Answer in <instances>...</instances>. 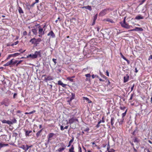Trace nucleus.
Returning a JSON list of instances; mask_svg holds the SVG:
<instances>
[{
  "label": "nucleus",
  "instance_id": "obj_1",
  "mask_svg": "<svg viewBox=\"0 0 152 152\" xmlns=\"http://www.w3.org/2000/svg\"><path fill=\"white\" fill-rule=\"evenodd\" d=\"M41 50H39L35 52L34 54H30L27 56V58H31L32 59H34L37 57H40L41 56Z\"/></svg>",
  "mask_w": 152,
  "mask_h": 152
},
{
  "label": "nucleus",
  "instance_id": "obj_2",
  "mask_svg": "<svg viewBox=\"0 0 152 152\" xmlns=\"http://www.w3.org/2000/svg\"><path fill=\"white\" fill-rule=\"evenodd\" d=\"M126 17H124V18L123 21L120 22V23L121 25V26L124 28L127 29L130 28L131 27H132V26L129 25L127 23H126Z\"/></svg>",
  "mask_w": 152,
  "mask_h": 152
},
{
  "label": "nucleus",
  "instance_id": "obj_3",
  "mask_svg": "<svg viewBox=\"0 0 152 152\" xmlns=\"http://www.w3.org/2000/svg\"><path fill=\"white\" fill-rule=\"evenodd\" d=\"M66 121L67 122L66 124L67 125L68 124H71L75 121L78 122V119L76 118L74 116L69 119L68 121L67 120H66Z\"/></svg>",
  "mask_w": 152,
  "mask_h": 152
},
{
  "label": "nucleus",
  "instance_id": "obj_4",
  "mask_svg": "<svg viewBox=\"0 0 152 152\" xmlns=\"http://www.w3.org/2000/svg\"><path fill=\"white\" fill-rule=\"evenodd\" d=\"M38 28L39 31L38 33L39 34V36L41 37L42 36L44 35L45 34V30H44L40 26H39Z\"/></svg>",
  "mask_w": 152,
  "mask_h": 152
},
{
  "label": "nucleus",
  "instance_id": "obj_5",
  "mask_svg": "<svg viewBox=\"0 0 152 152\" xmlns=\"http://www.w3.org/2000/svg\"><path fill=\"white\" fill-rule=\"evenodd\" d=\"M1 105H4L5 106H8L9 104V102L7 99H5L1 102Z\"/></svg>",
  "mask_w": 152,
  "mask_h": 152
},
{
  "label": "nucleus",
  "instance_id": "obj_6",
  "mask_svg": "<svg viewBox=\"0 0 152 152\" xmlns=\"http://www.w3.org/2000/svg\"><path fill=\"white\" fill-rule=\"evenodd\" d=\"M109 10L108 9H105L102 10L99 14V16H103L107 12V11Z\"/></svg>",
  "mask_w": 152,
  "mask_h": 152
},
{
  "label": "nucleus",
  "instance_id": "obj_7",
  "mask_svg": "<svg viewBox=\"0 0 152 152\" xmlns=\"http://www.w3.org/2000/svg\"><path fill=\"white\" fill-rule=\"evenodd\" d=\"M23 130L25 132V135L26 137H29L31 135V134H30L32 132V130H27L25 129H24Z\"/></svg>",
  "mask_w": 152,
  "mask_h": 152
},
{
  "label": "nucleus",
  "instance_id": "obj_8",
  "mask_svg": "<svg viewBox=\"0 0 152 152\" xmlns=\"http://www.w3.org/2000/svg\"><path fill=\"white\" fill-rule=\"evenodd\" d=\"M30 42H31L32 44H35L36 46L39 44V43L37 42L36 39L35 38L31 39L30 41Z\"/></svg>",
  "mask_w": 152,
  "mask_h": 152
},
{
  "label": "nucleus",
  "instance_id": "obj_9",
  "mask_svg": "<svg viewBox=\"0 0 152 152\" xmlns=\"http://www.w3.org/2000/svg\"><path fill=\"white\" fill-rule=\"evenodd\" d=\"M143 29L141 28L136 27L135 28L131 29L130 31H142Z\"/></svg>",
  "mask_w": 152,
  "mask_h": 152
},
{
  "label": "nucleus",
  "instance_id": "obj_10",
  "mask_svg": "<svg viewBox=\"0 0 152 152\" xmlns=\"http://www.w3.org/2000/svg\"><path fill=\"white\" fill-rule=\"evenodd\" d=\"M129 78V76L128 74H126V75L124 77V83H126L128 80Z\"/></svg>",
  "mask_w": 152,
  "mask_h": 152
},
{
  "label": "nucleus",
  "instance_id": "obj_11",
  "mask_svg": "<svg viewBox=\"0 0 152 152\" xmlns=\"http://www.w3.org/2000/svg\"><path fill=\"white\" fill-rule=\"evenodd\" d=\"M48 36H50L52 38H55V35L52 31H50L48 34Z\"/></svg>",
  "mask_w": 152,
  "mask_h": 152
},
{
  "label": "nucleus",
  "instance_id": "obj_12",
  "mask_svg": "<svg viewBox=\"0 0 152 152\" xmlns=\"http://www.w3.org/2000/svg\"><path fill=\"white\" fill-rule=\"evenodd\" d=\"M10 125L12 124H13L16 123L17 122V120L14 118L13 119L11 120V121H10Z\"/></svg>",
  "mask_w": 152,
  "mask_h": 152
},
{
  "label": "nucleus",
  "instance_id": "obj_13",
  "mask_svg": "<svg viewBox=\"0 0 152 152\" xmlns=\"http://www.w3.org/2000/svg\"><path fill=\"white\" fill-rule=\"evenodd\" d=\"M65 147L66 146L64 145L63 144V145L62 148H59L58 149V151L59 152H61L62 151L64 150L65 149Z\"/></svg>",
  "mask_w": 152,
  "mask_h": 152
},
{
  "label": "nucleus",
  "instance_id": "obj_14",
  "mask_svg": "<svg viewBox=\"0 0 152 152\" xmlns=\"http://www.w3.org/2000/svg\"><path fill=\"white\" fill-rule=\"evenodd\" d=\"M143 18L144 17L140 15L137 16L135 18V19L137 20H139L141 19H143Z\"/></svg>",
  "mask_w": 152,
  "mask_h": 152
},
{
  "label": "nucleus",
  "instance_id": "obj_15",
  "mask_svg": "<svg viewBox=\"0 0 152 152\" xmlns=\"http://www.w3.org/2000/svg\"><path fill=\"white\" fill-rule=\"evenodd\" d=\"M115 121V118L114 117H112L111 119L110 123L112 126H113Z\"/></svg>",
  "mask_w": 152,
  "mask_h": 152
},
{
  "label": "nucleus",
  "instance_id": "obj_16",
  "mask_svg": "<svg viewBox=\"0 0 152 152\" xmlns=\"http://www.w3.org/2000/svg\"><path fill=\"white\" fill-rule=\"evenodd\" d=\"M37 28L32 29V31L33 33L34 34L36 35L37 34Z\"/></svg>",
  "mask_w": 152,
  "mask_h": 152
},
{
  "label": "nucleus",
  "instance_id": "obj_17",
  "mask_svg": "<svg viewBox=\"0 0 152 152\" xmlns=\"http://www.w3.org/2000/svg\"><path fill=\"white\" fill-rule=\"evenodd\" d=\"M53 79V77H52L50 76H48L46 78H45V80L46 81H49L50 80H52Z\"/></svg>",
  "mask_w": 152,
  "mask_h": 152
},
{
  "label": "nucleus",
  "instance_id": "obj_18",
  "mask_svg": "<svg viewBox=\"0 0 152 152\" xmlns=\"http://www.w3.org/2000/svg\"><path fill=\"white\" fill-rule=\"evenodd\" d=\"M1 121L3 124H7L10 125V121L9 120L7 121L6 120H1Z\"/></svg>",
  "mask_w": 152,
  "mask_h": 152
},
{
  "label": "nucleus",
  "instance_id": "obj_19",
  "mask_svg": "<svg viewBox=\"0 0 152 152\" xmlns=\"http://www.w3.org/2000/svg\"><path fill=\"white\" fill-rule=\"evenodd\" d=\"M42 129H41L39 131H38L36 134V137L37 138H38L39 136H40L41 135V132H42Z\"/></svg>",
  "mask_w": 152,
  "mask_h": 152
},
{
  "label": "nucleus",
  "instance_id": "obj_20",
  "mask_svg": "<svg viewBox=\"0 0 152 152\" xmlns=\"http://www.w3.org/2000/svg\"><path fill=\"white\" fill-rule=\"evenodd\" d=\"M83 100H86V102H87L88 103H90L91 102V100H90L87 97H83Z\"/></svg>",
  "mask_w": 152,
  "mask_h": 152
},
{
  "label": "nucleus",
  "instance_id": "obj_21",
  "mask_svg": "<svg viewBox=\"0 0 152 152\" xmlns=\"http://www.w3.org/2000/svg\"><path fill=\"white\" fill-rule=\"evenodd\" d=\"M52 139L51 138H50L48 136V140L47 141V142L45 143V145L47 146L48 144H49L50 141Z\"/></svg>",
  "mask_w": 152,
  "mask_h": 152
},
{
  "label": "nucleus",
  "instance_id": "obj_22",
  "mask_svg": "<svg viewBox=\"0 0 152 152\" xmlns=\"http://www.w3.org/2000/svg\"><path fill=\"white\" fill-rule=\"evenodd\" d=\"M18 11L19 12L20 14H23V11L22 8L20 7H18Z\"/></svg>",
  "mask_w": 152,
  "mask_h": 152
},
{
  "label": "nucleus",
  "instance_id": "obj_23",
  "mask_svg": "<svg viewBox=\"0 0 152 152\" xmlns=\"http://www.w3.org/2000/svg\"><path fill=\"white\" fill-rule=\"evenodd\" d=\"M72 97L70 98L68 102H71L72 99H74L75 97V94L73 93H72Z\"/></svg>",
  "mask_w": 152,
  "mask_h": 152
},
{
  "label": "nucleus",
  "instance_id": "obj_24",
  "mask_svg": "<svg viewBox=\"0 0 152 152\" xmlns=\"http://www.w3.org/2000/svg\"><path fill=\"white\" fill-rule=\"evenodd\" d=\"M12 65L14 66L15 64H16L18 62V61L17 60H14L13 59H12Z\"/></svg>",
  "mask_w": 152,
  "mask_h": 152
},
{
  "label": "nucleus",
  "instance_id": "obj_25",
  "mask_svg": "<svg viewBox=\"0 0 152 152\" xmlns=\"http://www.w3.org/2000/svg\"><path fill=\"white\" fill-rule=\"evenodd\" d=\"M74 146L72 145L71 146V148L69 149V152H75L74 151Z\"/></svg>",
  "mask_w": 152,
  "mask_h": 152
},
{
  "label": "nucleus",
  "instance_id": "obj_26",
  "mask_svg": "<svg viewBox=\"0 0 152 152\" xmlns=\"http://www.w3.org/2000/svg\"><path fill=\"white\" fill-rule=\"evenodd\" d=\"M55 135V134L53 133H49L48 134V136L50 137V138H52Z\"/></svg>",
  "mask_w": 152,
  "mask_h": 152
},
{
  "label": "nucleus",
  "instance_id": "obj_27",
  "mask_svg": "<svg viewBox=\"0 0 152 152\" xmlns=\"http://www.w3.org/2000/svg\"><path fill=\"white\" fill-rule=\"evenodd\" d=\"M139 140L136 137H134L133 139V141L134 142L138 143L139 142Z\"/></svg>",
  "mask_w": 152,
  "mask_h": 152
},
{
  "label": "nucleus",
  "instance_id": "obj_28",
  "mask_svg": "<svg viewBox=\"0 0 152 152\" xmlns=\"http://www.w3.org/2000/svg\"><path fill=\"white\" fill-rule=\"evenodd\" d=\"M20 54L19 53H15L13 54H12L11 55L12 56L15 57V56H19Z\"/></svg>",
  "mask_w": 152,
  "mask_h": 152
},
{
  "label": "nucleus",
  "instance_id": "obj_29",
  "mask_svg": "<svg viewBox=\"0 0 152 152\" xmlns=\"http://www.w3.org/2000/svg\"><path fill=\"white\" fill-rule=\"evenodd\" d=\"M73 141H74V137H73L72 139L69 141V144L68 145V146H67L68 147H69L70 146V145H71V143Z\"/></svg>",
  "mask_w": 152,
  "mask_h": 152
},
{
  "label": "nucleus",
  "instance_id": "obj_30",
  "mask_svg": "<svg viewBox=\"0 0 152 152\" xmlns=\"http://www.w3.org/2000/svg\"><path fill=\"white\" fill-rule=\"evenodd\" d=\"M20 148L23 149L24 150L26 151V147L25 145H23L20 146H19Z\"/></svg>",
  "mask_w": 152,
  "mask_h": 152
},
{
  "label": "nucleus",
  "instance_id": "obj_31",
  "mask_svg": "<svg viewBox=\"0 0 152 152\" xmlns=\"http://www.w3.org/2000/svg\"><path fill=\"white\" fill-rule=\"evenodd\" d=\"M85 9H88L90 11H91L92 10V8L91 7L89 6H86Z\"/></svg>",
  "mask_w": 152,
  "mask_h": 152
},
{
  "label": "nucleus",
  "instance_id": "obj_32",
  "mask_svg": "<svg viewBox=\"0 0 152 152\" xmlns=\"http://www.w3.org/2000/svg\"><path fill=\"white\" fill-rule=\"evenodd\" d=\"M67 79L68 80H69V81L71 82H73V79H72L71 77H68L67 78Z\"/></svg>",
  "mask_w": 152,
  "mask_h": 152
},
{
  "label": "nucleus",
  "instance_id": "obj_33",
  "mask_svg": "<svg viewBox=\"0 0 152 152\" xmlns=\"http://www.w3.org/2000/svg\"><path fill=\"white\" fill-rule=\"evenodd\" d=\"M26 151H27L29 148H30L31 147H32V145H31L30 146H28V145H26Z\"/></svg>",
  "mask_w": 152,
  "mask_h": 152
},
{
  "label": "nucleus",
  "instance_id": "obj_34",
  "mask_svg": "<svg viewBox=\"0 0 152 152\" xmlns=\"http://www.w3.org/2000/svg\"><path fill=\"white\" fill-rule=\"evenodd\" d=\"M106 21L110 22L112 23H114V22L113 21L112 19H108L106 20Z\"/></svg>",
  "mask_w": 152,
  "mask_h": 152
},
{
  "label": "nucleus",
  "instance_id": "obj_35",
  "mask_svg": "<svg viewBox=\"0 0 152 152\" xmlns=\"http://www.w3.org/2000/svg\"><path fill=\"white\" fill-rule=\"evenodd\" d=\"M127 112V110L125 111V112L123 113L122 114V118H124V117L125 116Z\"/></svg>",
  "mask_w": 152,
  "mask_h": 152
},
{
  "label": "nucleus",
  "instance_id": "obj_36",
  "mask_svg": "<svg viewBox=\"0 0 152 152\" xmlns=\"http://www.w3.org/2000/svg\"><path fill=\"white\" fill-rule=\"evenodd\" d=\"M4 147V144L2 142L0 143V150L1 148Z\"/></svg>",
  "mask_w": 152,
  "mask_h": 152
},
{
  "label": "nucleus",
  "instance_id": "obj_37",
  "mask_svg": "<svg viewBox=\"0 0 152 152\" xmlns=\"http://www.w3.org/2000/svg\"><path fill=\"white\" fill-rule=\"evenodd\" d=\"M97 14H96L94 16V19H93L94 21H96V20L97 19Z\"/></svg>",
  "mask_w": 152,
  "mask_h": 152
},
{
  "label": "nucleus",
  "instance_id": "obj_38",
  "mask_svg": "<svg viewBox=\"0 0 152 152\" xmlns=\"http://www.w3.org/2000/svg\"><path fill=\"white\" fill-rule=\"evenodd\" d=\"M121 57L124 60L126 59V58H125L122 54L121 53H120Z\"/></svg>",
  "mask_w": 152,
  "mask_h": 152
},
{
  "label": "nucleus",
  "instance_id": "obj_39",
  "mask_svg": "<svg viewBox=\"0 0 152 152\" xmlns=\"http://www.w3.org/2000/svg\"><path fill=\"white\" fill-rule=\"evenodd\" d=\"M18 43V41H17L15 42L14 43L12 44H11V46H13L14 45H16Z\"/></svg>",
  "mask_w": 152,
  "mask_h": 152
},
{
  "label": "nucleus",
  "instance_id": "obj_40",
  "mask_svg": "<svg viewBox=\"0 0 152 152\" xmlns=\"http://www.w3.org/2000/svg\"><path fill=\"white\" fill-rule=\"evenodd\" d=\"M63 83L62 82L61 80H59L58 82V84L59 85H62V84Z\"/></svg>",
  "mask_w": 152,
  "mask_h": 152
},
{
  "label": "nucleus",
  "instance_id": "obj_41",
  "mask_svg": "<svg viewBox=\"0 0 152 152\" xmlns=\"http://www.w3.org/2000/svg\"><path fill=\"white\" fill-rule=\"evenodd\" d=\"M10 65V66H12V59L10 61L8 62Z\"/></svg>",
  "mask_w": 152,
  "mask_h": 152
},
{
  "label": "nucleus",
  "instance_id": "obj_42",
  "mask_svg": "<svg viewBox=\"0 0 152 152\" xmlns=\"http://www.w3.org/2000/svg\"><path fill=\"white\" fill-rule=\"evenodd\" d=\"M22 62V60H20L19 61H18V62L17 63L16 66H17L18 64H20Z\"/></svg>",
  "mask_w": 152,
  "mask_h": 152
},
{
  "label": "nucleus",
  "instance_id": "obj_43",
  "mask_svg": "<svg viewBox=\"0 0 152 152\" xmlns=\"http://www.w3.org/2000/svg\"><path fill=\"white\" fill-rule=\"evenodd\" d=\"M36 41L37 43H39L41 41V39L40 38H38L37 39H36Z\"/></svg>",
  "mask_w": 152,
  "mask_h": 152
},
{
  "label": "nucleus",
  "instance_id": "obj_44",
  "mask_svg": "<svg viewBox=\"0 0 152 152\" xmlns=\"http://www.w3.org/2000/svg\"><path fill=\"white\" fill-rule=\"evenodd\" d=\"M126 107H120V108L121 110H124L125 109Z\"/></svg>",
  "mask_w": 152,
  "mask_h": 152
},
{
  "label": "nucleus",
  "instance_id": "obj_45",
  "mask_svg": "<svg viewBox=\"0 0 152 152\" xmlns=\"http://www.w3.org/2000/svg\"><path fill=\"white\" fill-rule=\"evenodd\" d=\"M52 60H53V61L54 62V63L55 64H56L57 63V62H56V59L53 58L52 59Z\"/></svg>",
  "mask_w": 152,
  "mask_h": 152
},
{
  "label": "nucleus",
  "instance_id": "obj_46",
  "mask_svg": "<svg viewBox=\"0 0 152 152\" xmlns=\"http://www.w3.org/2000/svg\"><path fill=\"white\" fill-rule=\"evenodd\" d=\"M87 77H90L91 75L90 74H88L85 75Z\"/></svg>",
  "mask_w": 152,
  "mask_h": 152
},
{
  "label": "nucleus",
  "instance_id": "obj_47",
  "mask_svg": "<svg viewBox=\"0 0 152 152\" xmlns=\"http://www.w3.org/2000/svg\"><path fill=\"white\" fill-rule=\"evenodd\" d=\"M35 112H36V110H34L33 111H31V112H29L28 113H29V114H33V113H35Z\"/></svg>",
  "mask_w": 152,
  "mask_h": 152
},
{
  "label": "nucleus",
  "instance_id": "obj_48",
  "mask_svg": "<svg viewBox=\"0 0 152 152\" xmlns=\"http://www.w3.org/2000/svg\"><path fill=\"white\" fill-rule=\"evenodd\" d=\"M124 118H122V119H121L120 122V124H122V123L123 122L124 120Z\"/></svg>",
  "mask_w": 152,
  "mask_h": 152
},
{
  "label": "nucleus",
  "instance_id": "obj_49",
  "mask_svg": "<svg viewBox=\"0 0 152 152\" xmlns=\"http://www.w3.org/2000/svg\"><path fill=\"white\" fill-rule=\"evenodd\" d=\"M99 74H100V75L103 78H104L105 77V76L104 75L102 74L100 72H99Z\"/></svg>",
  "mask_w": 152,
  "mask_h": 152
},
{
  "label": "nucleus",
  "instance_id": "obj_50",
  "mask_svg": "<svg viewBox=\"0 0 152 152\" xmlns=\"http://www.w3.org/2000/svg\"><path fill=\"white\" fill-rule=\"evenodd\" d=\"M115 150L113 149H111L108 152H114Z\"/></svg>",
  "mask_w": 152,
  "mask_h": 152
},
{
  "label": "nucleus",
  "instance_id": "obj_51",
  "mask_svg": "<svg viewBox=\"0 0 152 152\" xmlns=\"http://www.w3.org/2000/svg\"><path fill=\"white\" fill-rule=\"evenodd\" d=\"M3 66H10V65H9V63L8 62H7V63L6 64H4Z\"/></svg>",
  "mask_w": 152,
  "mask_h": 152
},
{
  "label": "nucleus",
  "instance_id": "obj_52",
  "mask_svg": "<svg viewBox=\"0 0 152 152\" xmlns=\"http://www.w3.org/2000/svg\"><path fill=\"white\" fill-rule=\"evenodd\" d=\"M60 129H61V130L62 131L64 130V126L62 125H61L60 126Z\"/></svg>",
  "mask_w": 152,
  "mask_h": 152
},
{
  "label": "nucleus",
  "instance_id": "obj_53",
  "mask_svg": "<svg viewBox=\"0 0 152 152\" xmlns=\"http://www.w3.org/2000/svg\"><path fill=\"white\" fill-rule=\"evenodd\" d=\"M134 85H135V84H133V85H132V86L131 87V91H132V90H133V88H134Z\"/></svg>",
  "mask_w": 152,
  "mask_h": 152
},
{
  "label": "nucleus",
  "instance_id": "obj_54",
  "mask_svg": "<svg viewBox=\"0 0 152 152\" xmlns=\"http://www.w3.org/2000/svg\"><path fill=\"white\" fill-rule=\"evenodd\" d=\"M133 96V94H131V96H130V99H129V100H132V99Z\"/></svg>",
  "mask_w": 152,
  "mask_h": 152
},
{
  "label": "nucleus",
  "instance_id": "obj_55",
  "mask_svg": "<svg viewBox=\"0 0 152 152\" xmlns=\"http://www.w3.org/2000/svg\"><path fill=\"white\" fill-rule=\"evenodd\" d=\"M89 128H86V129H85L84 130V131H86V132H88L89 131Z\"/></svg>",
  "mask_w": 152,
  "mask_h": 152
},
{
  "label": "nucleus",
  "instance_id": "obj_56",
  "mask_svg": "<svg viewBox=\"0 0 152 152\" xmlns=\"http://www.w3.org/2000/svg\"><path fill=\"white\" fill-rule=\"evenodd\" d=\"M11 57H12L11 54L9 55L8 56V57H7V59H7V60H8V59H10V58Z\"/></svg>",
  "mask_w": 152,
  "mask_h": 152
},
{
  "label": "nucleus",
  "instance_id": "obj_57",
  "mask_svg": "<svg viewBox=\"0 0 152 152\" xmlns=\"http://www.w3.org/2000/svg\"><path fill=\"white\" fill-rule=\"evenodd\" d=\"M78 149H79V151L80 152H82V150L81 148V147L80 146H79L78 148Z\"/></svg>",
  "mask_w": 152,
  "mask_h": 152
},
{
  "label": "nucleus",
  "instance_id": "obj_58",
  "mask_svg": "<svg viewBox=\"0 0 152 152\" xmlns=\"http://www.w3.org/2000/svg\"><path fill=\"white\" fill-rule=\"evenodd\" d=\"M25 51V50H23L22 49H20L19 50V51L21 53H22L24 52Z\"/></svg>",
  "mask_w": 152,
  "mask_h": 152
},
{
  "label": "nucleus",
  "instance_id": "obj_59",
  "mask_svg": "<svg viewBox=\"0 0 152 152\" xmlns=\"http://www.w3.org/2000/svg\"><path fill=\"white\" fill-rule=\"evenodd\" d=\"M124 60L126 61H127V64H130V61L128 60L126 58V59Z\"/></svg>",
  "mask_w": 152,
  "mask_h": 152
},
{
  "label": "nucleus",
  "instance_id": "obj_60",
  "mask_svg": "<svg viewBox=\"0 0 152 152\" xmlns=\"http://www.w3.org/2000/svg\"><path fill=\"white\" fill-rule=\"evenodd\" d=\"M110 145H109V144H108L107 147V151H108L110 150L109 148H110Z\"/></svg>",
  "mask_w": 152,
  "mask_h": 152
},
{
  "label": "nucleus",
  "instance_id": "obj_61",
  "mask_svg": "<svg viewBox=\"0 0 152 152\" xmlns=\"http://www.w3.org/2000/svg\"><path fill=\"white\" fill-rule=\"evenodd\" d=\"M36 4V3L33 2L31 5V7H33L34 6V5Z\"/></svg>",
  "mask_w": 152,
  "mask_h": 152
},
{
  "label": "nucleus",
  "instance_id": "obj_62",
  "mask_svg": "<svg viewBox=\"0 0 152 152\" xmlns=\"http://www.w3.org/2000/svg\"><path fill=\"white\" fill-rule=\"evenodd\" d=\"M152 59V55H151L148 58V60H150L151 59Z\"/></svg>",
  "mask_w": 152,
  "mask_h": 152
},
{
  "label": "nucleus",
  "instance_id": "obj_63",
  "mask_svg": "<svg viewBox=\"0 0 152 152\" xmlns=\"http://www.w3.org/2000/svg\"><path fill=\"white\" fill-rule=\"evenodd\" d=\"M66 84H64V83H63L62 84V85H61V86L63 87H65L66 86Z\"/></svg>",
  "mask_w": 152,
  "mask_h": 152
},
{
  "label": "nucleus",
  "instance_id": "obj_64",
  "mask_svg": "<svg viewBox=\"0 0 152 152\" xmlns=\"http://www.w3.org/2000/svg\"><path fill=\"white\" fill-rule=\"evenodd\" d=\"M136 132H136V131H134L132 132V134L133 135H135V134H136Z\"/></svg>",
  "mask_w": 152,
  "mask_h": 152
}]
</instances>
